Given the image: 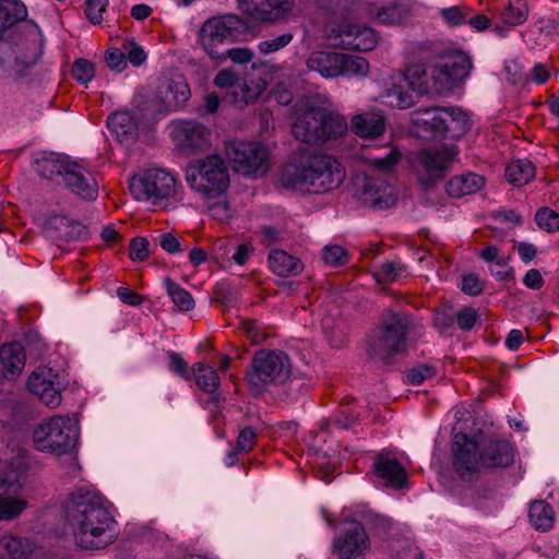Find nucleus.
Masks as SVG:
<instances>
[{
	"mask_svg": "<svg viewBox=\"0 0 559 559\" xmlns=\"http://www.w3.org/2000/svg\"><path fill=\"white\" fill-rule=\"evenodd\" d=\"M63 512L80 549L103 550L117 540L119 526L111 503L94 487L72 490L63 502Z\"/></svg>",
	"mask_w": 559,
	"mask_h": 559,
	"instance_id": "nucleus-1",
	"label": "nucleus"
},
{
	"mask_svg": "<svg viewBox=\"0 0 559 559\" xmlns=\"http://www.w3.org/2000/svg\"><path fill=\"white\" fill-rule=\"evenodd\" d=\"M345 179V170L332 155L309 154L297 162L286 164L280 174V183L302 193H326L338 188Z\"/></svg>",
	"mask_w": 559,
	"mask_h": 559,
	"instance_id": "nucleus-2",
	"label": "nucleus"
},
{
	"mask_svg": "<svg viewBox=\"0 0 559 559\" xmlns=\"http://www.w3.org/2000/svg\"><path fill=\"white\" fill-rule=\"evenodd\" d=\"M293 135L308 144H324L343 136L348 129L344 116L304 98L294 107Z\"/></svg>",
	"mask_w": 559,
	"mask_h": 559,
	"instance_id": "nucleus-3",
	"label": "nucleus"
},
{
	"mask_svg": "<svg viewBox=\"0 0 559 559\" xmlns=\"http://www.w3.org/2000/svg\"><path fill=\"white\" fill-rule=\"evenodd\" d=\"M414 326V318L406 311L386 309L379 325L372 331L367 354L373 361L390 365L406 350V337Z\"/></svg>",
	"mask_w": 559,
	"mask_h": 559,
	"instance_id": "nucleus-4",
	"label": "nucleus"
},
{
	"mask_svg": "<svg viewBox=\"0 0 559 559\" xmlns=\"http://www.w3.org/2000/svg\"><path fill=\"white\" fill-rule=\"evenodd\" d=\"M190 97V87L181 74L162 78L156 95L142 103V127L150 128L162 116L181 109Z\"/></svg>",
	"mask_w": 559,
	"mask_h": 559,
	"instance_id": "nucleus-5",
	"label": "nucleus"
},
{
	"mask_svg": "<svg viewBox=\"0 0 559 559\" xmlns=\"http://www.w3.org/2000/svg\"><path fill=\"white\" fill-rule=\"evenodd\" d=\"M457 154L459 148L453 143L419 150L414 156L413 168L420 187L425 191L432 190L452 170Z\"/></svg>",
	"mask_w": 559,
	"mask_h": 559,
	"instance_id": "nucleus-6",
	"label": "nucleus"
},
{
	"mask_svg": "<svg viewBox=\"0 0 559 559\" xmlns=\"http://www.w3.org/2000/svg\"><path fill=\"white\" fill-rule=\"evenodd\" d=\"M290 372V360L284 352L260 350L254 355L247 371V381L255 393H261L270 385L284 384Z\"/></svg>",
	"mask_w": 559,
	"mask_h": 559,
	"instance_id": "nucleus-7",
	"label": "nucleus"
},
{
	"mask_svg": "<svg viewBox=\"0 0 559 559\" xmlns=\"http://www.w3.org/2000/svg\"><path fill=\"white\" fill-rule=\"evenodd\" d=\"M189 186L206 198L221 197L229 187V169L216 154L209 155L187 168Z\"/></svg>",
	"mask_w": 559,
	"mask_h": 559,
	"instance_id": "nucleus-8",
	"label": "nucleus"
},
{
	"mask_svg": "<svg viewBox=\"0 0 559 559\" xmlns=\"http://www.w3.org/2000/svg\"><path fill=\"white\" fill-rule=\"evenodd\" d=\"M37 450L57 455L70 453L79 440L78 421L71 417L53 416L40 424L33 433Z\"/></svg>",
	"mask_w": 559,
	"mask_h": 559,
	"instance_id": "nucleus-9",
	"label": "nucleus"
},
{
	"mask_svg": "<svg viewBox=\"0 0 559 559\" xmlns=\"http://www.w3.org/2000/svg\"><path fill=\"white\" fill-rule=\"evenodd\" d=\"M307 67L323 78L366 76L369 62L359 56L333 51H313L307 59Z\"/></svg>",
	"mask_w": 559,
	"mask_h": 559,
	"instance_id": "nucleus-10",
	"label": "nucleus"
},
{
	"mask_svg": "<svg viewBox=\"0 0 559 559\" xmlns=\"http://www.w3.org/2000/svg\"><path fill=\"white\" fill-rule=\"evenodd\" d=\"M472 68L471 60L463 53L440 57L431 67L432 93L448 94L460 86Z\"/></svg>",
	"mask_w": 559,
	"mask_h": 559,
	"instance_id": "nucleus-11",
	"label": "nucleus"
},
{
	"mask_svg": "<svg viewBox=\"0 0 559 559\" xmlns=\"http://www.w3.org/2000/svg\"><path fill=\"white\" fill-rule=\"evenodd\" d=\"M226 154L235 170L246 177L263 176L270 167L266 146L257 142H231Z\"/></svg>",
	"mask_w": 559,
	"mask_h": 559,
	"instance_id": "nucleus-12",
	"label": "nucleus"
},
{
	"mask_svg": "<svg viewBox=\"0 0 559 559\" xmlns=\"http://www.w3.org/2000/svg\"><path fill=\"white\" fill-rule=\"evenodd\" d=\"M247 29V24L238 15L226 14L224 16L207 20L201 28V41L205 50L212 53V46L224 41H234Z\"/></svg>",
	"mask_w": 559,
	"mask_h": 559,
	"instance_id": "nucleus-13",
	"label": "nucleus"
},
{
	"mask_svg": "<svg viewBox=\"0 0 559 559\" xmlns=\"http://www.w3.org/2000/svg\"><path fill=\"white\" fill-rule=\"evenodd\" d=\"M176 180L162 168H148L142 174V202L152 206L165 207L175 195Z\"/></svg>",
	"mask_w": 559,
	"mask_h": 559,
	"instance_id": "nucleus-14",
	"label": "nucleus"
},
{
	"mask_svg": "<svg viewBox=\"0 0 559 559\" xmlns=\"http://www.w3.org/2000/svg\"><path fill=\"white\" fill-rule=\"evenodd\" d=\"M451 450L453 454V467L461 478H471L483 467L479 447L477 442L467 435H455Z\"/></svg>",
	"mask_w": 559,
	"mask_h": 559,
	"instance_id": "nucleus-15",
	"label": "nucleus"
},
{
	"mask_svg": "<svg viewBox=\"0 0 559 559\" xmlns=\"http://www.w3.org/2000/svg\"><path fill=\"white\" fill-rule=\"evenodd\" d=\"M347 523L348 527L333 540V548L340 559H362L369 548V539L365 527L357 520Z\"/></svg>",
	"mask_w": 559,
	"mask_h": 559,
	"instance_id": "nucleus-16",
	"label": "nucleus"
},
{
	"mask_svg": "<svg viewBox=\"0 0 559 559\" xmlns=\"http://www.w3.org/2000/svg\"><path fill=\"white\" fill-rule=\"evenodd\" d=\"M107 127L127 151H136L140 139L136 110H119L111 114L107 118Z\"/></svg>",
	"mask_w": 559,
	"mask_h": 559,
	"instance_id": "nucleus-17",
	"label": "nucleus"
},
{
	"mask_svg": "<svg viewBox=\"0 0 559 559\" xmlns=\"http://www.w3.org/2000/svg\"><path fill=\"white\" fill-rule=\"evenodd\" d=\"M239 9L257 22L284 19L293 8L292 0H238Z\"/></svg>",
	"mask_w": 559,
	"mask_h": 559,
	"instance_id": "nucleus-18",
	"label": "nucleus"
},
{
	"mask_svg": "<svg viewBox=\"0 0 559 559\" xmlns=\"http://www.w3.org/2000/svg\"><path fill=\"white\" fill-rule=\"evenodd\" d=\"M372 474L388 487L404 488L407 484V473L396 456L389 451L377 452L372 463Z\"/></svg>",
	"mask_w": 559,
	"mask_h": 559,
	"instance_id": "nucleus-19",
	"label": "nucleus"
},
{
	"mask_svg": "<svg viewBox=\"0 0 559 559\" xmlns=\"http://www.w3.org/2000/svg\"><path fill=\"white\" fill-rule=\"evenodd\" d=\"M171 138L181 148L204 150L210 145V130L194 120L173 121Z\"/></svg>",
	"mask_w": 559,
	"mask_h": 559,
	"instance_id": "nucleus-20",
	"label": "nucleus"
},
{
	"mask_svg": "<svg viewBox=\"0 0 559 559\" xmlns=\"http://www.w3.org/2000/svg\"><path fill=\"white\" fill-rule=\"evenodd\" d=\"M20 489L15 472L0 473V520H11L25 509L26 501L19 497Z\"/></svg>",
	"mask_w": 559,
	"mask_h": 559,
	"instance_id": "nucleus-21",
	"label": "nucleus"
},
{
	"mask_svg": "<svg viewBox=\"0 0 559 559\" xmlns=\"http://www.w3.org/2000/svg\"><path fill=\"white\" fill-rule=\"evenodd\" d=\"M359 198L365 205L389 209L396 203L395 189L388 181L366 176L359 187Z\"/></svg>",
	"mask_w": 559,
	"mask_h": 559,
	"instance_id": "nucleus-22",
	"label": "nucleus"
},
{
	"mask_svg": "<svg viewBox=\"0 0 559 559\" xmlns=\"http://www.w3.org/2000/svg\"><path fill=\"white\" fill-rule=\"evenodd\" d=\"M27 386L48 407L55 408L60 405L62 397L59 377L51 369L34 371L28 377Z\"/></svg>",
	"mask_w": 559,
	"mask_h": 559,
	"instance_id": "nucleus-23",
	"label": "nucleus"
},
{
	"mask_svg": "<svg viewBox=\"0 0 559 559\" xmlns=\"http://www.w3.org/2000/svg\"><path fill=\"white\" fill-rule=\"evenodd\" d=\"M64 186L84 200H95L98 185L94 176L79 163L71 160L62 179Z\"/></svg>",
	"mask_w": 559,
	"mask_h": 559,
	"instance_id": "nucleus-24",
	"label": "nucleus"
},
{
	"mask_svg": "<svg viewBox=\"0 0 559 559\" xmlns=\"http://www.w3.org/2000/svg\"><path fill=\"white\" fill-rule=\"evenodd\" d=\"M444 107L418 108L411 112L413 126L421 133L424 138L441 140Z\"/></svg>",
	"mask_w": 559,
	"mask_h": 559,
	"instance_id": "nucleus-25",
	"label": "nucleus"
},
{
	"mask_svg": "<svg viewBox=\"0 0 559 559\" xmlns=\"http://www.w3.org/2000/svg\"><path fill=\"white\" fill-rule=\"evenodd\" d=\"M341 45L345 49L369 51L377 45L373 29L360 25H345L340 31Z\"/></svg>",
	"mask_w": 559,
	"mask_h": 559,
	"instance_id": "nucleus-26",
	"label": "nucleus"
},
{
	"mask_svg": "<svg viewBox=\"0 0 559 559\" xmlns=\"http://www.w3.org/2000/svg\"><path fill=\"white\" fill-rule=\"evenodd\" d=\"M134 67H140V45L132 37L121 38L120 48H110L106 52V63L115 71L121 72L127 67V60Z\"/></svg>",
	"mask_w": 559,
	"mask_h": 559,
	"instance_id": "nucleus-27",
	"label": "nucleus"
},
{
	"mask_svg": "<svg viewBox=\"0 0 559 559\" xmlns=\"http://www.w3.org/2000/svg\"><path fill=\"white\" fill-rule=\"evenodd\" d=\"M46 228L51 237L67 241L82 240L88 236V231L82 223L63 215L51 216L47 221Z\"/></svg>",
	"mask_w": 559,
	"mask_h": 559,
	"instance_id": "nucleus-28",
	"label": "nucleus"
},
{
	"mask_svg": "<svg viewBox=\"0 0 559 559\" xmlns=\"http://www.w3.org/2000/svg\"><path fill=\"white\" fill-rule=\"evenodd\" d=\"M71 159L58 153H44L35 162V171L44 179L62 182Z\"/></svg>",
	"mask_w": 559,
	"mask_h": 559,
	"instance_id": "nucleus-29",
	"label": "nucleus"
},
{
	"mask_svg": "<svg viewBox=\"0 0 559 559\" xmlns=\"http://www.w3.org/2000/svg\"><path fill=\"white\" fill-rule=\"evenodd\" d=\"M352 131L361 139H373L383 134L385 119L382 111H367L353 117Z\"/></svg>",
	"mask_w": 559,
	"mask_h": 559,
	"instance_id": "nucleus-30",
	"label": "nucleus"
},
{
	"mask_svg": "<svg viewBox=\"0 0 559 559\" xmlns=\"http://www.w3.org/2000/svg\"><path fill=\"white\" fill-rule=\"evenodd\" d=\"M481 452V463L485 468L507 467L513 462V448L504 440L488 441Z\"/></svg>",
	"mask_w": 559,
	"mask_h": 559,
	"instance_id": "nucleus-31",
	"label": "nucleus"
},
{
	"mask_svg": "<svg viewBox=\"0 0 559 559\" xmlns=\"http://www.w3.org/2000/svg\"><path fill=\"white\" fill-rule=\"evenodd\" d=\"M413 0H390L376 12L374 19L383 25H396L406 22L414 11Z\"/></svg>",
	"mask_w": 559,
	"mask_h": 559,
	"instance_id": "nucleus-32",
	"label": "nucleus"
},
{
	"mask_svg": "<svg viewBox=\"0 0 559 559\" xmlns=\"http://www.w3.org/2000/svg\"><path fill=\"white\" fill-rule=\"evenodd\" d=\"M442 138L457 140L462 138L469 129L471 121L466 112L457 107H444Z\"/></svg>",
	"mask_w": 559,
	"mask_h": 559,
	"instance_id": "nucleus-33",
	"label": "nucleus"
},
{
	"mask_svg": "<svg viewBox=\"0 0 559 559\" xmlns=\"http://www.w3.org/2000/svg\"><path fill=\"white\" fill-rule=\"evenodd\" d=\"M270 270L280 277H289L300 274L302 262L284 250L274 249L269 253Z\"/></svg>",
	"mask_w": 559,
	"mask_h": 559,
	"instance_id": "nucleus-34",
	"label": "nucleus"
},
{
	"mask_svg": "<svg viewBox=\"0 0 559 559\" xmlns=\"http://www.w3.org/2000/svg\"><path fill=\"white\" fill-rule=\"evenodd\" d=\"M484 178L474 173L454 176L445 183V191L452 198H462L479 191L484 186Z\"/></svg>",
	"mask_w": 559,
	"mask_h": 559,
	"instance_id": "nucleus-35",
	"label": "nucleus"
},
{
	"mask_svg": "<svg viewBox=\"0 0 559 559\" xmlns=\"http://www.w3.org/2000/svg\"><path fill=\"white\" fill-rule=\"evenodd\" d=\"M191 373L200 390L206 393H214L221 384L218 371L204 361H199L191 367Z\"/></svg>",
	"mask_w": 559,
	"mask_h": 559,
	"instance_id": "nucleus-36",
	"label": "nucleus"
},
{
	"mask_svg": "<svg viewBox=\"0 0 559 559\" xmlns=\"http://www.w3.org/2000/svg\"><path fill=\"white\" fill-rule=\"evenodd\" d=\"M405 80L408 87L418 95L432 93L430 73L423 64H412L405 71Z\"/></svg>",
	"mask_w": 559,
	"mask_h": 559,
	"instance_id": "nucleus-37",
	"label": "nucleus"
},
{
	"mask_svg": "<svg viewBox=\"0 0 559 559\" xmlns=\"http://www.w3.org/2000/svg\"><path fill=\"white\" fill-rule=\"evenodd\" d=\"M535 177V167L526 158L511 162L506 169L507 180L514 186L528 183Z\"/></svg>",
	"mask_w": 559,
	"mask_h": 559,
	"instance_id": "nucleus-38",
	"label": "nucleus"
},
{
	"mask_svg": "<svg viewBox=\"0 0 559 559\" xmlns=\"http://www.w3.org/2000/svg\"><path fill=\"white\" fill-rule=\"evenodd\" d=\"M531 524L539 531H549L554 525V510L545 501H534L528 511Z\"/></svg>",
	"mask_w": 559,
	"mask_h": 559,
	"instance_id": "nucleus-39",
	"label": "nucleus"
},
{
	"mask_svg": "<svg viewBox=\"0 0 559 559\" xmlns=\"http://www.w3.org/2000/svg\"><path fill=\"white\" fill-rule=\"evenodd\" d=\"M29 551V545L21 538L4 536L0 539V559H24Z\"/></svg>",
	"mask_w": 559,
	"mask_h": 559,
	"instance_id": "nucleus-40",
	"label": "nucleus"
},
{
	"mask_svg": "<svg viewBox=\"0 0 559 559\" xmlns=\"http://www.w3.org/2000/svg\"><path fill=\"white\" fill-rule=\"evenodd\" d=\"M358 523L362 524L366 528L373 530L378 534H385L392 527V520L373 512L372 510H365L356 514Z\"/></svg>",
	"mask_w": 559,
	"mask_h": 559,
	"instance_id": "nucleus-41",
	"label": "nucleus"
},
{
	"mask_svg": "<svg viewBox=\"0 0 559 559\" xmlns=\"http://www.w3.org/2000/svg\"><path fill=\"white\" fill-rule=\"evenodd\" d=\"M0 17L4 19L2 26H11L27 17V8L21 0H5L0 7Z\"/></svg>",
	"mask_w": 559,
	"mask_h": 559,
	"instance_id": "nucleus-42",
	"label": "nucleus"
},
{
	"mask_svg": "<svg viewBox=\"0 0 559 559\" xmlns=\"http://www.w3.org/2000/svg\"><path fill=\"white\" fill-rule=\"evenodd\" d=\"M528 15V8L525 0H509L508 7L502 12L503 23L509 26L523 24Z\"/></svg>",
	"mask_w": 559,
	"mask_h": 559,
	"instance_id": "nucleus-43",
	"label": "nucleus"
},
{
	"mask_svg": "<svg viewBox=\"0 0 559 559\" xmlns=\"http://www.w3.org/2000/svg\"><path fill=\"white\" fill-rule=\"evenodd\" d=\"M401 158L400 152L391 147L386 153L373 157H368L367 162L374 171L388 175L394 170L395 165Z\"/></svg>",
	"mask_w": 559,
	"mask_h": 559,
	"instance_id": "nucleus-44",
	"label": "nucleus"
},
{
	"mask_svg": "<svg viewBox=\"0 0 559 559\" xmlns=\"http://www.w3.org/2000/svg\"><path fill=\"white\" fill-rule=\"evenodd\" d=\"M166 288L173 302L180 311H189L194 308V299L191 294L170 278L166 280Z\"/></svg>",
	"mask_w": 559,
	"mask_h": 559,
	"instance_id": "nucleus-45",
	"label": "nucleus"
},
{
	"mask_svg": "<svg viewBox=\"0 0 559 559\" xmlns=\"http://www.w3.org/2000/svg\"><path fill=\"white\" fill-rule=\"evenodd\" d=\"M404 271L405 267L402 263L386 261L376 270L374 278L378 283H391L402 275Z\"/></svg>",
	"mask_w": 559,
	"mask_h": 559,
	"instance_id": "nucleus-46",
	"label": "nucleus"
},
{
	"mask_svg": "<svg viewBox=\"0 0 559 559\" xmlns=\"http://www.w3.org/2000/svg\"><path fill=\"white\" fill-rule=\"evenodd\" d=\"M436 371V366L430 362L417 364L407 371V382L413 385H419L424 381L433 378Z\"/></svg>",
	"mask_w": 559,
	"mask_h": 559,
	"instance_id": "nucleus-47",
	"label": "nucleus"
},
{
	"mask_svg": "<svg viewBox=\"0 0 559 559\" xmlns=\"http://www.w3.org/2000/svg\"><path fill=\"white\" fill-rule=\"evenodd\" d=\"M535 222L548 233L559 230V214L549 207L539 209L535 214Z\"/></svg>",
	"mask_w": 559,
	"mask_h": 559,
	"instance_id": "nucleus-48",
	"label": "nucleus"
},
{
	"mask_svg": "<svg viewBox=\"0 0 559 559\" xmlns=\"http://www.w3.org/2000/svg\"><path fill=\"white\" fill-rule=\"evenodd\" d=\"M322 259L325 264L337 267L347 263L346 250L337 245H329L322 249Z\"/></svg>",
	"mask_w": 559,
	"mask_h": 559,
	"instance_id": "nucleus-49",
	"label": "nucleus"
},
{
	"mask_svg": "<svg viewBox=\"0 0 559 559\" xmlns=\"http://www.w3.org/2000/svg\"><path fill=\"white\" fill-rule=\"evenodd\" d=\"M294 38L292 33H284L277 37L269 38L258 44V49L262 55L276 52L287 46Z\"/></svg>",
	"mask_w": 559,
	"mask_h": 559,
	"instance_id": "nucleus-50",
	"label": "nucleus"
},
{
	"mask_svg": "<svg viewBox=\"0 0 559 559\" xmlns=\"http://www.w3.org/2000/svg\"><path fill=\"white\" fill-rule=\"evenodd\" d=\"M72 75L79 83L86 85L95 75L93 63L86 59H78L73 63Z\"/></svg>",
	"mask_w": 559,
	"mask_h": 559,
	"instance_id": "nucleus-51",
	"label": "nucleus"
},
{
	"mask_svg": "<svg viewBox=\"0 0 559 559\" xmlns=\"http://www.w3.org/2000/svg\"><path fill=\"white\" fill-rule=\"evenodd\" d=\"M471 11L465 7H450L440 10V15L450 26L465 24Z\"/></svg>",
	"mask_w": 559,
	"mask_h": 559,
	"instance_id": "nucleus-52",
	"label": "nucleus"
},
{
	"mask_svg": "<svg viewBox=\"0 0 559 559\" xmlns=\"http://www.w3.org/2000/svg\"><path fill=\"white\" fill-rule=\"evenodd\" d=\"M479 258L486 263H495L497 266H506L510 261V257L504 254L497 246H486L480 252Z\"/></svg>",
	"mask_w": 559,
	"mask_h": 559,
	"instance_id": "nucleus-53",
	"label": "nucleus"
},
{
	"mask_svg": "<svg viewBox=\"0 0 559 559\" xmlns=\"http://www.w3.org/2000/svg\"><path fill=\"white\" fill-rule=\"evenodd\" d=\"M507 80L513 85L525 84L528 82L527 73L516 60H508L504 63Z\"/></svg>",
	"mask_w": 559,
	"mask_h": 559,
	"instance_id": "nucleus-54",
	"label": "nucleus"
},
{
	"mask_svg": "<svg viewBox=\"0 0 559 559\" xmlns=\"http://www.w3.org/2000/svg\"><path fill=\"white\" fill-rule=\"evenodd\" d=\"M259 94L260 92L255 88H251L246 83H241L238 85L237 90L233 91V103L239 107L247 106L253 103Z\"/></svg>",
	"mask_w": 559,
	"mask_h": 559,
	"instance_id": "nucleus-55",
	"label": "nucleus"
},
{
	"mask_svg": "<svg viewBox=\"0 0 559 559\" xmlns=\"http://www.w3.org/2000/svg\"><path fill=\"white\" fill-rule=\"evenodd\" d=\"M169 369L182 378L183 380L191 379V372L189 371L188 364L180 353L168 352Z\"/></svg>",
	"mask_w": 559,
	"mask_h": 559,
	"instance_id": "nucleus-56",
	"label": "nucleus"
},
{
	"mask_svg": "<svg viewBox=\"0 0 559 559\" xmlns=\"http://www.w3.org/2000/svg\"><path fill=\"white\" fill-rule=\"evenodd\" d=\"M241 79L239 74H237L233 69H223L221 70L215 79L214 84L222 88H234L237 90L238 85H240Z\"/></svg>",
	"mask_w": 559,
	"mask_h": 559,
	"instance_id": "nucleus-57",
	"label": "nucleus"
},
{
	"mask_svg": "<svg viewBox=\"0 0 559 559\" xmlns=\"http://www.w3.org/2000/svg\"><path fill=\"white\" fill-rule=\"evenodd\" d=\"M108 4V0H87L85 7L86 17L93 24H99L103 20V12Z\"/></svg>",
	"mask_w": 559,
	"mask_h": 559,
	"instance_id": "nucleus-58",
	"label": "nucleus"
},
{
	"mask_svg": "<svg viewBox=\"0 0 559 559\" xmlns=\"http://www.w3.org/2000/svg\"><path fill=\"white\" fill-rule=\"evenodd\" d=\"M257 432L252 427L243 428L237 438L236 447L239 452L247 453L255 444Z\"/></svg>",
	"mask_w": 559,
	"mask_h": 559,
	"instance_id": "nucleus-59",
	"label": "nucleus"
},
{
	"mask_svg": "<svg viewBox=\"0 0 559 559\" xmlns=\"http://www.w3.org/2000/svg\"><path fill=\"white\" fill-rule=\"evenodd\" d=\"M355 1L356 0H318V4L321 9L331 14H344L349 11Z\"/></svg>",
	"mask_w": 559,
	"mask_h": 559,
	"instance_id": "nucleus-60",
	"label": "nucleus"
},
{
	"mask_svg": "<svg viewBox=\"0 0 559 559\" xmlns=\"http://www.w3.org/2000/svg\"><path fill=\"white\" fill-rule=\"evenodd\" d=\"M454 321V314L452 309H440L435 312L433 316V324L438 329L439 332L448 331Z\"/></svg>",
	"mask_w": 559,
	"mask_h": 559,
	"instance_id": "nucleus-61",
	"label": "nucleus"
},
{
	"mask_svg": "<svg viewBox=\"0 0 559 559\" xmlns=\"http://www.w3.org/2000/svg\"><path fill=\"white\" fill-rule=\"evenodd\" d=\"M456 318L460 329L468 331L474 326L477 320V312L474 308L465 307L457 312Z\"/></svg>",
	"mask_w": 559,
	"mask_h": 559,
	"instance_id": "nucleus-62",
	"label": "nucleus"
},
{
	"mask_svg": "<svg viewBox=\"0 0 559 559\" xmlns=\"http://www.w3.org/2000/svg\"><path fill=\"white\" fill-rule=\"evenodd\" d=\"M461 288L465 294H467L469 296H477L484 289L483 284L480 283L479 278L474 274L465 275L462 278Z\"/></svg>",
	"mask_w": 559,
	"mask_h": 559,
	"instance_id": "nucleus-63",
	"label": "nucleus"
},
{
	"mask_svg": "<svg viewBox=\"0 0 559 559\" xmlns=\"http://www.w3.org/2000/svg\"><path fill=\"white\" fill-rule=\"evenodd\" d=\"M386 104L399 109H407L415 105V100L412 94L404 91L401 86L395 97H393L391 100H386Z\"/></svg>",
	"mask_w": 559,
	"mask_h": 559,
	"instance_id": "nucleus-64",
	"label": "nucleus"
}]
</instances>
